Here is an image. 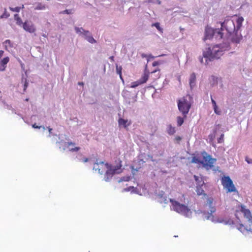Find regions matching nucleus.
Wrapping results in <instances>:
<instances>
[{
    "label": "nucleus",
    "mask_w": 252,
    "mask_h": 252,
    "mask_svg": "<svg viewBox=\"0 0 252 252\" xmlns=\"http://www.w3.org/2000/svg\"><path fill=\"white\" fill-rule=\"evenodd\" d=\"M216 159L212 158L210 155L206 154V169H209L214 167Z\"/></svg>",
    "instance_id": "15"
},
{
    "label": "nucleus",
    "mask_w": 252,
    "mask_h": 252,
    "mask_svg": "<svg viewBox=\"0 0 252 252\" xmlns=\"http://www.w3.org/2000/svg\"><path fill=\"white\" fill-rule=\"evenodd\" d=\"M113 58H114V57H113V56H112V57H111V58H110V59H111V60H113Z\"/></svg>",
    "instance_id": "48"
},
{
    "label": "nucleus",
    "mask_w": 252,
    "mask_h": 252,
    "mask_svg": "<svg viewBox=\"0 0 252 252\" xmlns=\"http://www.w3.org/2000/svg\"><path fill=\"white\" fill-rule=\"evenodd\" d=\"M224 134L222 133L220 137L217 139L218 143H223L224 142Z\"/></svg>",
    "instance_id": "32"
},
{
    "label": "nucleus",
    "mask_w": 252,
    "mask_h": 252,
    "mask_svg": "<svg viewBox=\"0 0 252 252\" xmlns=\"http://www.w3.org/2000/svg\"><path fill=\"white\" fill-rule=\"evenodd\" d=\"M224 33L220 30L214 29L211 27H206V39L215 36L216 39H221L223 38Z\"/></svg>",
    "instance_id": "7"
},
{
    "label": "nucleus",
    "mask_w": 252,
    "mask_h": 252,
    "mask_svg": "<svg viewBox=\"0 0 252 252\" xmlns=\"http://www.w3.org/2000/svg\"><path fill=\"white\" fill-rule=\"evenodd\" d=\"M14 19L16 21V24L17 25H21L23 24L22 21L18 14H16L14 15Z\"/></svg>",
    "instance_id": "26"
},
{
    "label": "nucleus",
    "mask_w": 252,
    "mask_h": 252,
    "mask_svg": "<svg viewBox=\"0 0 252 252\" xmlns=\"http://www.w3.org/2000/svg\"><path fill=\"white\" fill-rule=\"evenodd\" d=\"M238 229L243 233L245 234L249 232H252V231L251 229H247L244 225L240 224Z\"/></svg>",
    "instance_id": "22"
},
{
    "label": "nucleus",
    "mask_w": 252,
    "mask_h": 252,
    "mask_svg": "<svg viewBox=\"0 0 252 252\" xmlns=\"http://www.w3.org/2000/svg\"><path fill=\"white\" fill-rule=\"evenodd\" d=\"M78 84L79 85H80V86H84V83H83V82H79L78 83Z\"/></svg>",
    "instance_id": "43"
},
{
    "label": "nucleus",
    "mask_w": 252,
    "mask_h": 252,
    "mask_svg": "<svg viewBox=\"0 0 252 252\" xmlns=\"http://www.w3.org/2000/svg\"><path fill=\"white\" fill-rule=\"evenodd\" d=\"M122 68L121 66H118V65L116 66V71L117 73L120 75V77L121 79H123L122 75Z\"/></svg>",
    "instance_id": "30"
},
{
    "label": "nucleus",
    "mask_w": 252,
    "mask_h": 252,
    "mask_svg": "<svg viewBox=\"0 0 252 252\" xmlns=\"http://www.w3.org/2000/svg\"><path fill=\"white\" fill-rule=\"evenodd\" d=\"M176 139L178 141H180L181 140V138L180 136H177L176 137Z\"/></svg>",
    "instance_id": "44"
},
{
    "label": "nucleus",
    "mask_w": 252,
    "mask_h": 252,
    "mask_svg": "<svg viewBox=\"0 0 252 252\" xmlns=\"http://www.w3.org/2000/svg\"><path fill=\"white\" fill-rule=\"evenodd\" d=\"M75 144L72 142H67V147L69 148L71 152H78L80 150V147H75Z\"/></svg>",
    "instance_id": "19"
},
{
    "label": "nucleus",
    "mask_w": 252,
    "mask_h": 252,
    "mask_svg": "<svg viewBox=\"0 0 252 252\" xmlns=\"http://www.w3.org/2000/svg\"><path fill=\"white\" fill-rule=\"evenodd\" d=\"M194 178L196 182V192L198 195H200L204 194V190L203 186L204 184L202 177H199L196 175L194 176Z\"/></svg>",
    "instance_id": "12"
},
{
    "label": "nucleus",
    "mask_w": 252,
    "mask_h": 252,
    "mask_svg": "<svg viewBox=\"0 0 252 252\" xmlns=\"http://www.w3.org/2000/svg\"><path fill=\"white\" fill-rule=\"evenodd\" d=\"M221 184L224 188L227 189L228 192H235L237 191L232 180L229 176H224L221 179Z\"/></svg>",
    "instance_id": "9"
},
{
    "label": "nucleus",
    "mask_w": 252,
    "mask_h": 252,
    "mask_svg": "<svg viewBox=\"0 0 252 252\" xmlns=\"http://www.w3.org/2000/svg\"><path fill=\"white\" fill-rule=\"evenodd\" d=\"M130 179V177H126V179H124V180H122L123 181H129Z\"/></svg>",
    "instance_id": "45"
},
{
    "label": "nucleus",
    "mask_w": 252,
    "mask_h": 252,
    "mask_svg": "<svg viewBox=\"0 0 252 252\" xmlns=\"http://www.w3.org/2000/svg\"><path fill=\"white\" fill-rule=\"evenodd\" d=\"M214 109L215 112L217 114H218V115L220 114V111L218 110L217 106H216V107L215 106H214Z\"/></svg>",
    "instance_id": "34"
},
{
    "label": "nucleus",
    "mask_w": 252,
    "mask_h": 252,
    "mask_svg": "<svg viewBox=\"0 0 252 252\" xmlns=\"http://www.w3.org/2000/svg\"><path fill=\"white\" fill-rule=\"evenodd\" d=\"M63 13L69 14L70 12H69V10H65L63 11Z\"/></svg>",
    "instance_id": "42"
},
{
    "label": "nucleus",
    "mask_w": 252,
    "mask_h": 252,
    "mask_svg": "<svg viewBox=\"0 0 252 252\" xmlns=\"http://www.w3.org/2000/svg\"><path fill=\"white\" fill-rule=\"evenodd\" d=\"M24 5L23 4L22 5V7H15L14 8H13V7H10L9 9L11 11H13V12H19L20 10V9L21 8H24Z\"/></svg>",
    "instance_id": "29"
},
{
    "label": "nucleus",
    "mask_w": 252,
    "mask_h": 252,
    "mask_svg": "<svg viewBox=\"0 0 252 252\" xmlns=\"http://www.w3.org/2000/svg\"><path fill=\"white\" fill-rule=\"evenodd\" d=\"M196 81V75L194 73H192L189 77V85L191 88L194 86Z\"/></svg>",
    "instance_id": "20"
},
{
    "label": "nucleus",
    "mask_w": 252,
    "mask_h": 252,
    "mask_svg": "<svg viewBox=\"0 0 252 252\" xmlns=\"http://www.w3.org/2000/svg\"><path fill=\"white\" fill-rule=\"evenodd\" d=\"M216 211V201L213 198L208 197L206 203V219L212 222H218V218L214 215Z\"/></svg>",
    "instance_id": "1"
},
{
    "label": "nucleus",
    "mask_w": 252,
    "mask_h": 252,
    "mask_svg": "<svg viewBox=\"0 0 252 252\" xmlns=\"http://www.w3.org/2000/svg\"><path fill=\"white\" fill-rule=\"evenodd\" d=\"M202 57H200L199 58V61L201 63H203V57H205V52H203V54H202Z\"/></svg>",
    "instance_id": "35"
},
{
    "label": "nucleus",
    "mask_w": 252,
    "mask_h": 252,
    "mask_svg": "<svg viewBox=\"0 0 252 252\" xmlns=\"http://www.w3.org/2000/svg\"><path fill=\"white\" fill-rule=\"evenodd\" d=\"M52 130V128H49V131L50 132H51Z\"/></svg>",
    "instance_id": "47"
},
{
    "label": "nucleus",
    "mask_w": 252,
    "mask_h": 252,
    "mask_svg": "<svg viewBox=\"0 0 252 252\" xmlns=\"http://www.w3.org/2000/svg\"><path fill=\"white\" fill-rule=\"evenodd\" d=\"M192 103V98L189 95H187L178 100V109L185 118H187Z\"/></svg>",
    "instance_id": "3"
},
{
    "label": "nucleus",
    "mask_w": 252,
    "mask_h": 252,
    "mask_svg": "<svg viewBox=\"0 0 252 252\" xmlns=\"http://www.w3.org/2000/svg\"><path fill=\"white\" fill-rule=\"evenodd\" d=\"M25 100H26V101H29V98H26V99H25Z\"/></svg>",
    "instance_id": "49"
},
{
    "label": "nucleus",
    "mask_w": 252,
    "mask_h": 252,
    "mask_svg": "<svg viewBox=\"0 0 252 252\" xmlns=\"http://www.w3.org/2000/svg\"><path fill=\"white\" fill-rule=\"evenodd\" d=\"M110 166L107 163H104V162H99L94 163V169L95 171H97L98 172L102 174L104 173L106 174L108 173L109 170L110 169Z\"/></svg>",
    "instance_id": "10"
},
{
    "label": "nucleus",
    "mask_w": 252,
    "mask_h": 252,
    "mask_svg": "<svg viewBox=\"0 0 252 252\" xmlns=\"http://www.w3.org/2000/svg\"><path fill=\"white\" fill-rule=\"evenodd\" d=\"M167 132L170 135H173L175 132V128L174 127H173L171 125H169L167 126Z\"/></svg>",
    "instance_id": "23"
},
{
    "label": "nucleus",
    "mask_w": 252,
    "mask_h": 252,
    "mask_svg": "<svg viewBox=\"0 0 252 252\" xmlns=\"http://www.w3.org/2000/svg\"><path fill=\"white\" fill-rule=\"evenodd\" d=\"M157 71H158V73L157 76V78H155V79H158L160 77V74H159L160 69H156L151 72L152 73H155L157 72Z\"/></svg>",
    "instance_id": "33"
},
{
    "label": "nucleus",
    "mask_w": 252,
    "mask_h": 252,
    "mask_svg": "<svg viewBox=\"0 0 252 252\" xmlns=\"http://www.w3.org/2000/svg\"><path fill=\"white\" fill-rule=\"evenodd\" d=\"M190 163H195L200 167H205V156L203 153H196L191 155V159Z\"/></svg>",
    "instance_id": "8"
},
{
    "label": "nucleus",
    "mask_w": 252,
    "mask_h": 252,
    "mask_svg": "<svg viewBox=\"0 0 252 252\" xmlns=\"http://www.w3.org/2000/svg\"><path fill=\"white\" fill-rule=\"evenodd\" d=\"M149 74V72L147 71V68H146L141 78L136 81L132 82L130 87L135 88L141 84L145 83L148 80Z\"/></svg>",
    "instance_id": "11"
},
{
    "label": "nucleus",
    "mask_w": 252,
    "mask_h": 252,
    "mask_svg": "<svg viewBox=\"0 0 252 252\" xmlns=\"http://www.w3.org/2000/svg\"><path fill=\"white\" fill-rule=\"evenodd\" d=\"M241 212L244 214V217L248 220L252 224V215L251 211L246 208L244 205H241Z\"/></svg>",
    "instance_id": "14"
},
{
    "label": "nucleus",
    "mask_w": 252,
    "mask_h": 252,
    "mask_svg": "<svg viewBox=\"0 0 252 252\" xmlns=\"http://www.w3.org/2000/svg\"><path fill=\"white\" fill-rule=\"evenodd\" d=\"M210 81L212 85H217L218 84V78L214 76H212L210 78Z\"/></svg>",
    "instance_id": "27"
},
{
    "label": "nucleus",
    "mask_w": 252,
    "mask_h": 252,
    "mask_svg": "<svg viewBox=\"0 0 252 252\" xmlns=\"http://www.w3.org/2000/svg\"><path fill=\"white\" fill-rule=\"evenodd\" d=\"M9 61V58L8 57L4 58L1 62H0V71H3L5 70L7 63Z\"/></svg>",
    "instance_id": "18"
},
{
    "label": "nucleus",
    "mask_w": 252,
    "mask_h": 252,
    "mask_svg": "<svg viewBox=\"0 0 252 252\" xmlns=\"http://www.w3.org/2000/svg\"><path fill=\"white\" fill-rule=\"evenodd\" d=\"M32 127L34 128H40V126H37L36 124H34L33 125H32Z\"/></svg>",
    "instance_id": "39"
},
{
    "label": "nucleus",
    "mask_w": 252,
    "mask_h": 252,
    "mask_svg": "<svg viewBox=\"0 0 252 252\" xmlns=\"http://www.w3.org/2000/svg\"><path fill=\"white\" fill-rule=\"evenodd\" d=\"M3 15H2V16H1V18H3Z\"/></svg>",
    "instance_id": "50"
},
{
    "label": "nucleus",
    "mask_w": 252,
    "mask_h": 252,
    "mask_svg": "<svg viewBox=\"0 0 252 252\" xmlns=\"http://www.w3.org/2000/svg\"><path fill=\"white\" fill-rule=\"evenodd\" d=\"M246 161L249 164L252 163V159L249 158L247 157L246 158Z\"/></svg>",
    "instance_id": "36"
},
{
    "label": "nucleus",
    "mask_w": 252,
    "mask_h": 252,
    "mask_svg": "<svg viewBox=\"0 0 252 252\" xmlns=\"http://www.w3.org/2000/svg\"><path fill=\"white\" fill-rule=\"evenodd\" d=\"M28 86V83L26 81L24 84V91H25Z\"/></svg>",
    "instance_id": "38"
},
{
    "label": "nucleus",
    "mask_w": 252,
    "mask_h": 252,
    "mask_svg": "<svg viewBox=\"0 0 252 252\" xmlns=\"http://www.w3.org/2000/svg\"><path fill=\"white\" fill-rule=\"evenodd\" d=\"M3 44L6 50H8L13 47V44L10 40H6Z\"/></svg>",
    "instance_id": "21"
},
{
    "label": "nucleus",
    "mask_w": 252,
    "mask_h": 252,
    "mask_svg": "<svg viewBox=\"0 0 252 252\" xmlns=\"http://www.w3.org/2000/svg\"><path fill=\"white\" fill-rule=\"evenodd\" d=\"M75 30L77 33H83L85 36L86 39L91 43H94L96 42V40L93 38V37L90 35V32L88 31H85L83 28L75 27Z\"/></svg>",
    "instance_id": "13"
},
{
    "label": "nucleus",
    "mask_w": 252,
    "mask_h": 252,
    "mask_svg": "<svg viewBox=\"0 0 252 252\" xmlns=\"http://www.w3.org/2000/svg\"><path fill=\"white\" fill-rule=\"evenodd\" d=\"M170 202L171 203L173 210L178 213L187 216L190 209L185 205L180 204L178 201L173 199H170Z\"/></svg>",
    "instance_id": "6"
},
{
    "label": "nucleus",
    "mask_w": 252,
    "mask_h": 252,
    "mask_svg": "<svg viewBox=\"0 0 252 252\" xmlns=\"http://www.w3.org/2000/svg\"><path fill=\"white\" fill-rule=\"evenodd\" d=\"M236 20L237 19H234V16L226 17L224 22L220 23L221 29L220 30L222 32L223 29H225L227 34L234 32L236 30Z\"/></svg>",
    "instance_id": "5"
},
{
    "label": "nucleus",
    "mask_w": 252,
    "mask_h": 252,
    "mask_svg": "<svg viewBox=\"0 0 252 252\" xmlns=\"http://www.w3.org/2000/svg\"><path fill=\"white\" fill-rule=\"evenodd\" d=\"M3 53H4L3 51H2V50H0V58L2 57V56H3Z\"/></svg>",
    "instance_id": "41"
},
{
    "label": "nucleus",
    "mask_w": 252,
    "mask_h": 252,
    "mask_svg": "<svg viewBox=\"0 0 252 252\" xmlns=\"http://www.w3.org/2000/svg\"><path fill=\"white\" fill-rule=\"evenodd\" d=\"M244 19L242 17H239L236 20V30L228 33L227 39L234 43H239L242 39V35L240 31Z\"/></svg>",
    "instance_id": "2"
},
{
    "label": "nucleus",
    "mask_w": 252,
    "mask_h": 252,
    "mask_svg": "<svg viewBox=\"0 0 252 252\" xmlns=\"http://www.w3.org/2000/svg\"><path fill=\"white\" fill-rule=\"evenodd\" d=\"M159 64V63L158 61H155L153 63L152 65L153 66H157Z\"/></svg>",
    "instance_id": "37"
},
{
    "label": "nucleus",
    "mask_w": 252,
    "mask_h": 252,
    "mask_svg": "<svg viewBox=\"0 0 252 252\" xmlns=\"http://www.w3.org/2000/svg\"><path fill=\"white\" fill-rule=\"evenodd\" d=\"M186 118H185L183 116V118L179 116L177 118V125L178 126H181L184 122V119H186Z\"/></svg>",
    "instance_id": "25"
},
{
    "label": "nucleus",
    "mask_w": 252,
    "mask_h": 252,
    "mask_svg": "<svg viewBox=\"0 0 252 252\" xmlns=\"http://www.w3.org/2000/svg\"><path fill=\"white\" fill-rule=\"evenodd\" d=\"M223 51L218 45H213L207 48L206 51V58L210 60L215 59H219L222 55Z\"/></svg>",
    "instance_id": "4"
},
{
    "label": "nucleus",
    "mask_w": 252,
    "mask_h": 252,
    "mask_svg": "<svg viewBox=\"0 0 252 252\" xmlns=\"http://www.w3.org/2000/svg\"><path fill=\"white\" fill-rule=\"evenodd\" d=\"M152 27H155L159 32H162V29L160 28V24L159 23H155L152 24Z\"/></svg>",
    "instance_id": "31"
},
{
    "label": "nucleus",
    "mask_w": 252,
    "mask_h": 252,
    "mask_svg": "<svg viewBox=\"0 0 252 252\" xmlns=\"http://www.w3.org/2000/svg\"><path fill=\"white\" fill-rule=\"evenodd\" d=\"M216 137V131H214L213 133L209 135V139L210 140V142L212 144V145L215 147V145L214 143V141Z\"/></svg>",
    "instance_id": "24"
},
{
    "label": "nucleus",
    "mask_w": 252,
    "mask_h": 252,
    "mask_svg": "<svg viewBox=\"0 0 252 252\" xmlns=\"http://www.w3.org/2000/svg\"><path fill=\"white\" fill-rule=\"evenodd\" d=\"M23 28L26 31L30 33H33L35 31L34 25L28 22H25L23 24Z\"/></svg>",
    "instance_id": "16"
},
{
    "label": "nucleus",
    "mask_w": 252,
    "mask_h": 252,
    "mask_svg": "<svg viewBox=\"0 0 252 252\" xmlns=\"http://www.w3.org/2000/svg\"><path fill=\"white\" fill-rule=\"evenodd\" d=\"M118 124L119 126H123L126 128L127 127L131 125V121L130 120H125L123 118H119L118 120Z\"/></svg>",
    "instance_id": "17"
},
{
    "label": "nucleus",
    "mask_w": 252,
    "mask_h": 252,
    "mask_svg": "<svg viewBox=\"0 0 252 252\" xmlns=\"http://www.w3.org/2000/svg\"><path fill=\"white\" fill-rule=\"evenodd\" d=\"M88 161V158H85L84 160V162H87Z\"/></svg>",
    "instance_id": "46"
},
{
    "label": "nucleus",
    "mask_w": 252,
    "mask_h": 252,
    "mask_svg": "<svg viewBox=\"0 0 252 252\" xmlns=\"http://www.w3.org/2000/svg\"><path fill=\"white\" fill-rule=\"evenodd\" d=\"M46 8L45 5L42 4L41 3H38L37 6L35 8V10H44Z\"/></svg>",
    "instance_id": "28"
},
{
    "label": "nucleus",
    "mask_w": 252,
    "mask_h": 252,
    "mask_svg": "<svg viewBox=\"0 0 252 252\" xmlns=\"http://www.w3.org/2000/svg\"><path fill=\"white\" fill-rule=\"evenodd\" d=\"M212 102L213 104V106L214 107L215 106L216 107V106H217L216 103L215 101L213 98H212Z\"/></svg>",
    "instance_id": "40"
}]
</instances>
